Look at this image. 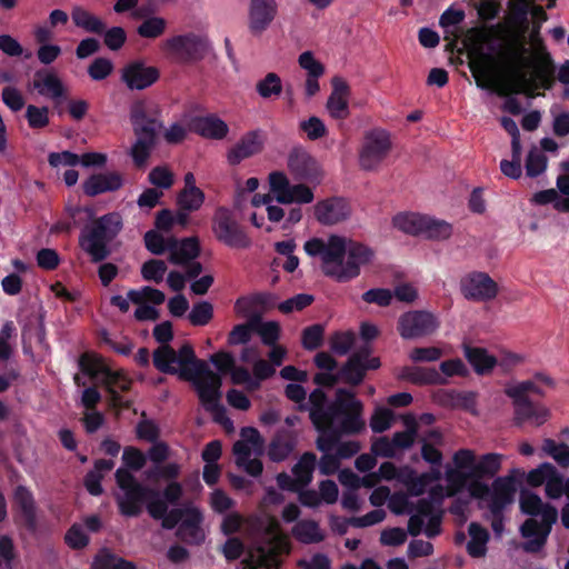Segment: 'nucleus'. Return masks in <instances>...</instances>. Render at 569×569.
Wrapping results in <instances>:
<instances>
[{"label":"nucleus","mask_w":569,"mask_h":569,"mask_svg":"<svg viewBox=\"0 0 569 569\" xmlns=\"http://www.w3.org/2000/svg\"><path fill=\"white\" fill-rule=\"evenodd\" d=\"M463 44L477 86L507 97L503 110L511 114L522 111L511 94L535 98L538 90H550L555 84L556 64L538 31L527 36L525 30L501 23L473 27L466 31Z\"/></svg>","instance_id":"obj_1"},{"label":"nucleus","mask_w":569,"mask_h":569,"mask_svg":"<svg viewBox=\"0 0 569 569\" xmlns=\"http://www.w3.org/2000/svg\"><path fill=\"white\" fill-rule=\"evenodd\" d=\"M153 365L160 372L178 375L180 379L190 381L201 405L214 420L220 423L229 421L221 405L222 379L204 360L197 359L191 345L184 343L178 351L169 345L158 347L153 351Z\"/></svg>","instance_id":"obj_2"},{"label":"nucleus","mask_w":569,"mask_h":569,"mask_svg":"<svg viewBox=\"0 0 569 569\" xmlns=\"http://www.w3.org/2000/svg\"><path fill=\"white\" fill-rule=\"evenodd\" d=\"M306 407L309 408L310 419L318 431L339 429L347 435H356L366 428L363 406L347 389H338L336 399L327 405L326 393L317 388L310 393L308 403L300 408Z\"/></svg>","instance_id":"obj_3"},{"label":"nucleus","mask_w":569,"mask_h":569,"mask_svg":"<svg viewBox=\"0 0 569 569\" xmlns=\"http://www.w3.org/2000/svg\"><path fill=\"white\" fill-rule=\"evenodd\" d=\"M305 251L319 256L326 276L339 282H347L360 273V267L370 262L373 252L367 246L339 236H331L328 241L312 238L305 243Z\"/></svg>","instance_id":"obj_4"},{"label":"nucleus","mask_w":569,"mask_h":569,"mask_svg":"<svg viewBox=\"0 0 569 569\" xmlns=\"http://www.w3.org/2000/svg\"><path fill=\"white\" fill-rule=\"evenodd\" d=\"M520 509L531 516L520 527L525 542L521 549L528 553L539 552L546 545L551 532L552 525L557 521L558 511L549 503H543L541 498L530 491L520 495Z\"/></svg>","instance_id":"obj_5"},{"label":"nucleus","mask_w":569,"mask_h":569,"mask_svg":"<svg viewBox=\"0 0 569 569\" xmlns=\"http://www.w3.org/2000/svg\"><path fill=\"white\" fill-rule=\"evenodd\" d=\"M130 121L136 136L130 154L136 166L142 167L156 146L158 134L163 129L161 108L154 102L136 101L130 108Z\"/></svg>","instance_id":"obj_6"},{"label":"nucleus","mask_w":569,"mask_h":569,"mask_svg":"<svg viewBox=\"0 0 569 569\" xmlns=\"http://www.w3.org/2000/svg\"><path fill=\"white\" fill-rule=\"evenodd\" d=\"M290 543L287 536L280 529L279 522L269 519L256 535L247 558L242 561L244 569H278L281 565V556L288 555Z\"/></svg>","instance_id":"obj_7"},{"label":"nucleus","mask_w":569,"mask_h":569,"mask_svg":"<svg viewBox=\"0 0 569 569\" xmlns=\"http://www.w3.org/2000/svg\"><path fill=\"white\" fill-rule=\"evenodd\" d=\"M121 228V217L116 212L107 213L84 228L80 246L90 254L93 262L102 261L110 254L108 243L116 238Z\"/></svg>","instance_id":"obj_8"},{"label":"nucleus","mask_w":569,"mask_h":569,"mask_svg":"<svg viewBox=\"0 0 569 569\" xmlns=\"http://www.w3.org/2000/svg\"><path fill=\"white\" fill-rule=\"evenodd\" d=\"M119 491L114 493L119 512L124 517H138L144 503L157 496V491L140 483L134 476L124 468H119L116 473Z\"/></svg>","instance_id":"obj_9"},{"label":"nucleus","mask_w":569,"mask_h":569,"mask_svg":"<svg viewBox=\"0 0 569 569\" xmlns=\"http://www.w3.org/2000/svg\"><path fill=\"white\" fill-rule=\"evenodd\" d=\"M163 54L177 63H191L202 60L209 50L206 37L194 32L176 34L161 41Z\"/></svg>","instance_id":"obj_10"},{"label":"nucleus","mask_w":569,"mask_h":569,"mask_svg":"<svg viewBox=\"0 0 569 569\" xmlns=\"http://www.w3.org/2000/svg\"><path fill=\"white\" fill-rule=\"evenodd\" d=\"M392 149L390 133L375 128L367 131L359 150V167L366 171H375L387 159Z\"/></svg>","instance_id":"obj_11"},{"label":"nucleus","mask_w":569,"mask_h":569,"mask_svg":"<svg viewBox=\"0 0 569 569\" xmlns=\"http://www.w3.org/2000/svg\"><path fill=\"white\" fill-rule=\"evenodd\" d=\"M212 231L217 240L231 248L246 249L250 238L226 208H218L212 219Z\"/></svg>","instance_id":"obj_12"},{"label":"nucleus","mask_w":569,"mask_h":569,"mask_svg":"<svg viewBox=\"0 0 569 569\" xmlns=\"http://www.w3.org/2000/svg\"><path fill=\"white\" fill-rule=\"evenodd\" d=\"M79 367L83 373L90 376L91 378H98L100 375H103L102 382L107 386L114 402L120 400L116 388H119L122 391H126L130 388L131 381L123 377L120 372H114L108 369L103 365L101 358L84 353L79 358Z\"/></svg>","instance_id":"obj_13"},{"label":"nucleus","mask_w":569,"mask_h":569,"mask_svg":"<svg viewBox=\"0 0 569 569\" xmlns=\"http://www.w3.org/2000/svg\"><path fill=\"white\" fill-rule=\"evenodd\" d=\"M439 328L438 318L425 310L402 313L398 319V332L403 339H419L433 335Z\"/></svg>","instance_id":"obj_14"},{"label":"nucleus","mask_w":569,"mask_h":569,"mask_svg":"<svg viewBox=\"0 0 569 569\" xmlns=\"http://www.w3.org/2000/svg\"><path fill=\"white\" fill-rule=\"evenodd\" d=\"M269 184L279 203H310L313 200V192L309 187L303 183L291 184L282 172H271Z\"/></svg>","instance_id":"obj_15"},{"label":"nucleus","mask_w":569,"mask_h":569,"mask_svg":"<svg viewBox=\"0 0 569 569\" xmlns=\"http://www.w3.org/2000/svg\"><path fill=\"white\" fill-rule=\"evenodd\" d=\"M461 295L471 301L485 302L498 295L497 282L486 272L472 271L460 279Z\"/></svg>","instance_id":"obj_16"},{"label":"nucleus","mask_w":569,"mask_h":569,"mask_svg":"<svg viewBox=\"0 0 569 569\" xmlns=\"http://www.w3.org/2000/svg\"><path fill=\"white\" fill-rule=\"evenodd\" d=\"M332 92L327 100V111L333 119L343 120L350 114L349 110V97L350 87L348 82L339 77L335 76L331 79Z\"/></svg>","instance_id":"obj_17"},{"label":"nucleus","mask_w":569,"mask_h":569,"mask_svg":"<svg viewBox=\"0 0 569 569\" xmlns=\"http://www.w3.org/2000/svg\"><path fill=\"white\" fill-rule=\"evenodd\" d=\"M288 167L291 173L300 180L318 183L322 176L317 161L301 149H293L290 152Z\"/></svg>","instance_id":"obj_18"},{"label":"nucleus","mask_w":569,"mask_h":569,"mask_svg":"<svg viewBox=\"0 0 569 569\" xmlns=\"http://www.w3.org/2000/svg\"><path fill=\"white\" fill-rule=\"evenodd\" d=\"M342 435L346 433L339 429L320 431V436L317 439V448L323 452L319 461V470L322 475H332L338 470L340 460L336 453H331L330 451L335 448L336 443H338V439Z\"/></svg>","instance_id":"obj_19"},{"label":"nucleus","mask_w":569,"mask_h":569,"mask_svg":"<svg viewBox=\"0 0 569 569\" xmlns=\"http://www.w3.org/2000/svg\"><path fill=\"white\" fill-rule=\"evenodd\" d=\"M351 214L350 204L342 198H330L315 206L317 220L326 226L336 224L347 220Z\"/></svg>","instance_id":"obj_20"},{"label":"nucleus","mask_w":569,"mask_h":569,"mask_svg":"<svg viewBox=\"0 0 569 569\" xmlns=\"http://www.w3.org/2000/svg\"><path fill=\"white\" fill-rule=\"evenodd\" d=\"M277 14L276 0H251L249 7V29L259 36L271 24Z\"/></svg>","instance_id":"obj_21"},{"label":"nucleus","mask_w":569,"mask_h":569,"mask_svg":"<svg viewBox=\"0 0 569 569\" xmlns=\"http://www.w3.org/2000/svg\"><path fill=\"white\" fill-rule=\"evenodd\" d=\"M159 78V70L146 67L142 62H132L122 69L121 79L131 90H143Z\"/></svg>","instance_id":"obj_22"},{"label":"nucleus","mask_w":569,"mask_h":569,"mask_svg":"<svg viewBox=\"0 0 569 569\" xmlns=\"http://www.w3.org/2000/svg\"><path fill=\"white\" fill-rule=\"evenodd\" d=\"M371 349L368 345L357 349L339 369L341 382L350 386H358L366 376V367L363 361L370 355Z\"/></svg>","instance_id":"obj_23"},{"label":"nucleus","mask_w":569,"mask_h":569,"mask_svg":"<svg viewBox=\"0 0 569 569\" xmlns=\"http://www.w3.org/2000/svg\"><path fill=\"white\" fill-rule=\"evenodd\" d=\"M516 481L512 477H499L492 483V492L488 508L492 515H499L513 501L516 493Z\"/></svg>","instance_id":"obj_24"},{"label":"nucleus","mask_w":569,"mask_h":569,"mask_svg":"<svg viewBox=\"0 0 569 569\" xmlns=\"http://www.w3.org/2000/svg\"><path fill=\"white\" fill-rule=\"evenodd\" d=\"M513 406V423L521 427L526 422H530L536 427L543 425L550 412L547 408L536 406L531 400H512Z\"/></svg>","instance_id":"obj_25"},{"label":"nucleus","mask_w":569,"mask_h":569,"mask_svg":"<svg viewBox=\"0 0 569 569\" xmlns=\"http://www.w3.org/2000/svg\"><path fill=\"white\" fill-rule=\"evenodd\" d=\"M202 519L199 509L187 507L186 515L177 530V536L184 542L199 545L204 540V531L201 528Z\"/></svg>","instance_id":"obj_26"},{"label":"nucleus","mask_w":569,"mask_h":569,"mask_svg":"<svg viewBox=\"0 0 569 569\" xmlns=\"http://www.w3.org/2000/svg\"><path fill=\"white\" fill-rule=\"evenodd\" d=\"M263 148V138L259 131L247 132L229 150L228 161L230 164H238L242 160L259 153Z\"/></svg>","instance_id":"obj_27"},{"label":"nucleus","mask_w":569,"mask_h":569,"mask_svg":"<svg viewBox=\"0 0 569 569\" xmlns=\"http://www.w3.org/2000/svg\"><path fill=\"white\" fill-rule=\"evenodd\" d=\"M169 261L173 264H186L199 256L200 248L196 237L184 238L181 241L169 237Z\"/></svg>","instance_id":"obj_28"},{"label":"nucleus","mask_w":569,"mask_h":569,"mask_svg":"<svg viewBox=\"0 0 569 569\" xmlns=\"http://www.w3.org/2000/svg\"><path fill=\"white\" fill-rule=\"evenodd\" d=\"M465 11L453 8L447 9L439 19V24L443 29L445 40L448 41L447 49L453 50L458 39L462 36L459 29L460 23L465 20Z\"/></svg>","instance_id":"obj_29"},{"label":"nucleus","mask_w":569,"mask_h":569,"mask_svg":"<svg viewBox=\"0 0 569 569\" xmlns=\"http://www.w3.org/2000/svg\"><path fill=\"white\" fill-rule=\"evenodd\" d=\"M122 186L121 176L117 172L93 174L83 182V191L87 196L118 190Z\"/></svg>","instance_id":"obj_30"},{"label":"nucleus","mask_w":569,"mask_h":569,"mask_svg":"<svg viewBox=\"0 0 569 569\" xmlns=\"http://www.w3.org/2000/svg\"><path fill=\"white\" fill-rule=\"evenodd\" d=\"M33 87L39 94L51 99H59L64 93V87L60 78L47 70L37 71L33 79Z\"/></svg>","instance_id":"obj_31"},{"label":"nucleus","mask_w":569,"mask_h":569,"mask_svg":"<svg viewBox=\"0 0 569 569\" xmlns=\"http://www.w3.org/2000/svg\"><path fill=\"white\" fill-rule=\"evenodd\" d=\"M193 130L208 139H223L229 131L228 124L216 116L201 117L194 120Z\"/></svg>","instance_id":"obj_32"},{"label":"nucleus","mask_w":569,"mask_h":569,"mask_svg":"<svg viewBox=\"0 0 569 569\" xmlns=\"http://www.w3.org/2000/svg\"><path fill=\"white\" fill-rule=\"evenodd\" d=\"M71 19L76 27L83 29L86 32L101 34L107 24L102 19L91 13L81 6H73L71 9Z\"/></svg>","instance_id":"obj_33"},{"label":"nucleus","mask_w":569,"mask_h":569,"mask_svg":"<svg viewBox=\"0 0 569 569\" xmlns=\"http://www.w3.org/2000/svg\"><path fill=\"white\" fill-rule=\"evenodd\" d=\"M465 356L479 375L491 372L498 363V360L483 348L466 347Z\"/></svg>","instance_id":"obj_34"},{"label":"nucleus","mask_w":569,"mask_h":569,"mask_svg":"<svg viewBox=\"0 0 569 569\" xmlns=\"http://www.w3.org/2000/svg\"><path fill=\"white\" fill-rule=\"evenodd\" d=\"M14 499L22 512L26 526L34 530L37 527L36 505L32 493L23 486L16 489Z\"/></svg>","instance_id":"obj_35"},{"label":"nucleus","mask_w":569,"mask_h":569,"mask_svg":"<svg viewBox=\"0 0 569 569\" xmlns=\"http://www.w3.org/2000/svg\"><path fill=\"white\" fill-rule=\"evenodd\" d=\"M293 537L306 545L318 543L325 539L318 522L313 520H300L292 528Z\"/></svg>","instance_id":"obj_36"},{"label":"nucleus","mask_w":569,"mask_h":569,"mask_svg":"<svg viewBox=\"0 0 569 569\" xmlns=\"http://www.w3.org/2000/svg\"><path fill=\"white\" fill-rule=\"evenodd\" d=\"M470 540L467 543V551L473 558L483 557L487 552V542L489 540L488 531L477 522L469 525Z\"/></svg>","instance_id":"obj_37"},{"label":"nucleus","mask_w":569,"mask_h":569,"mask_svg":"<svg viewBox=\"0 0 569 569\" xmlns=\"http://www.w3.org/2000/svg\"><path fill=\"white\" fill-rule=\"evenodd\" d=\"M453 232V227L446 220L426 216L422 237L432 241L448 240Z\"/></svg>","instance_id":"obj_38"},{"label":"nucleus","mask_w":569,"mask_h":569,"mask_svg":"<svg viewBox=\"0 0 569 569\" xmlns=\"http://www.w3.org/2000/svg\"><path fill=\"white\" fill-rule=\"evenodd\" d=\"M502 456L499 453H487L481 456L471 470L475 479L491 478L501 467Z\"/></svg>","instance_id":"obj_39"},{"label":"nucleus","mask_w":569,"mask_h":569,"mask_svg":"<svg viewBox=\"0 0 569 569\" xmlns=\"http://www.w3.org/2000/svg\"><path fill=\"white\" fill-rule=\"evenodd\" d=\"M406 426V431H399L393 433L392 440L396 449H409L412 447L415 440L418 437L419 425L412 415H406L402 418Z\"/></svg>","instance_id":"obj_40"},{"label":"nucleus","mask_w":569,"mask_h":569,"mask_svg":"<svg viewBox=\"0 0 569 569\" xmlns=\"http://www.w3.org/2000/svg\"><path fill=\"white\" fill-rule=\"evenodd\" d=\"M426 216L419 213H399L393 218V226L411 236H422Z\"/></svg>","instance_id":"obj_41"},{"label":"nucleus","mask_w":569,"mask_h":569,"mask_svg":"<svg viewBox=\"0 0 569 569\" xmlns=\"http://www.w3.org/2000/svg\"><path fill=\"white\" fill-rule=\"evenodd\" d=\"M470 479H475L471 470L463 471L456 468L446 470V496L453 497L467 488Z\"/></svg>","instance_id":"obj_42"},{"label":"nucleus","mask_w":569,"mask_h":569,"mask_svg":"<svg viewBox=\"0 0 569 569\" xmlns=\"http://www.w3.org/2000/svg\"><path fill=\"white\" fill-rule=\"evenodd\" d=\"M399 377L416 385L437 383L441 380L440 375L435 369L420 367H405Z\"/></svg>","instance_id":"obj_43"},{"label":"nucleus","mask_w":569,"mask_h":569,"mask_svg":"<svg viewBox=\"0 0 569 569\" xmlns=\"http://www.w3.org/2000/svg\"><path fill=\"white\" fill-rule=\"evenodd\" d=\"M168 28V21L160 16H151L144 19L137 28V33L141 38L157 39L164 34Z\"/></svg>","instance_id":"obj_44"},{"label":"nucleus","mask_w":569,"mask_h":569,"mask_svg":"<svg viewBox=\"0 0 569 569\" xmlns=\"http://www.w3.org/2000/svg\"><path fill=\"white\" fill-rule=\"evenodd\" d=\"M256 91L262 99L278 98L282 93L281 78L274 72H268L257 81Z\"/></svg>","instance_id":"obj_45"},{"label":"nucleus","mask_w":569,"mask_h":569,"mask_svg":"<svg viewBox=\"0 0 569 569\" xmlns=\"http://www.w3.org/2000/svg\"><path fill=\"white\" fill-rule=\"evenodd\" d=\"M316 461L317 458L315 453L306 452L292 468L295 479L301 488L311 481Z\"/></svg>","instance_id":"obj_46"},{"label":"nucleus","mask_w":569,"mask_h":569,"mask_svg":"<svg viewBox=\"0 0 569 569\" xmlns=\"http://www.w3.org/2000/svg\"><path fill=\"white\" fill-rule=\"evenodd\" d=\"M545 491L548 498L559 499L563 495L569 499V478L565 477L555 468V475H549L545 485Z\"/></svg>","instance_id":"obj_47"},{"label":"nucleus","mask_w":569,"mask_h":569,"mask_svg":"<svg viewBox=\"0 0 569 569\" xmlns=\"http://www.w3.org/2000/svg\"><path fill=\"white\" fill-rule=\"evenodd\" d=\"M548 158L537 147H532L527 156L525 168L528 177L535 178L547 169Z\"/></svg>","instance_id":"obj_48"},{"label":"nucleus","mask_w":569,"mask_h":569,"mask_svg":"<svg viewBox=\"0 0 569 569\" xmlns=\"http://www.w3.org/2000/svg\"><path fill=\"white\" fill-rule=\"evenodd\" d=\"M295 442L288 436L276 437L269 448V457L272 461L284 460L293 450Z\"/></svg>","instance_id":"obj_49"},{"label":"nucleus","mask_w":569,"mask_h":569,"mask_svg":"<svg viewBox=\"0 0 569 569\" xmlns=\"http://www.w3.org/2000/svg\"><path fill=\"white\" fill-rule=\"evenodd\" d=\"M204 200V193L200 189H183L178 196V206L181 210L196 211Z\"/></svg>","instance_id":"obj_50"},{"label":"nucleus","mask_w":569,"mask_h":569,"mask_svg":"<svg viewBox=\"0 0 569 569\" xmlns=\"http://www.w3.org/2000/svg\"><path fill=\"white\" fill-rule=\"evenodd\" d=\"M543 451L552 457V459L561 467H569V446L566 443H557L552 439H546L542 446Z\"/></svg>","instance_id":"obj_51"},{"label":"nucleus","mask_w":569,"mask_h":569,"mask_svg":"<svg viewBox=\"0 0 569 569\" xmlns=\"http://www.w3.org/2000/svg\"><path fill=\"white\" fill-rule=\"evenodd\" d=\"M127 296L131 302L137 305L142 303L144 300H148L154 305H161L166 299V296L162 291L152 287H143L140 290H129Z\"/></svg>","instance_id":"obj_52"},{"label":"nucleus","mask_w":569,"mask_h":569,"mask_svg":"<svg viewBox=\"0 0 569 569\" xmlns=\"http://www.w3.org/2000/svg\"><path fill=\"white\" fill-rule=\"evenodd\" d=\"M529 392L543 395L541 389L531 380L521 381L505 389V393L512 400H530L528 397Z\"/></svg>","instance_id":"obj_53"},{"label":"nucleus","mask_w":569,"mask_h":569,"mask_svg":"<svg viewBox=\"0 0 569 569\" xmlns=\"http://www.w3.org/2000/svg\"><path fill=\"white\" fill-rule=\"evenodd\" d=\"M167 271V264L163 260L151 259L146 261L141 268V274L144 280L159 283L163 280Z\"/></svg>","instance_id":"obj_54"},{"label":"nucleus","mask_w":569,"mask_h":569,"mask_svg":"<svg viewBox=\"0 0 569 569\" xmlns=\"http://www.w3.org/2000/svg\"><path fill=\"white\" fill-rule=\"evenodd\" d=\"M213 317V307L208 301H201L192 307L188 318L193 326H204Z\"/></svg>","instance_id":"obj_55"},{"label":"nucleus","mask_w":569,"mask_h":569,"mask_svg":"<svg viewBox=\"0 0 569 569\" xmlns=\"http://www.w3.org/2000/svg\"><path fill=\"white\" fill-rule=\"evenodd\" d=\"M393 419L395 416L390 409L379 407L371 416L370 427L373 432L381 433L391 427Z\"/></svg>","instance_id":"obj_56"},{"label":"nucleus","mask_w":569,"mask_h":569,"mask_svg":"<svg viewBox=\"0 0 569 569\" xmlns=\"http://www.w3.org/2000/svg\"><path fill=\"white\" fill-rule=\"evenodd\" d=\"M325 329L321 325H312L302 331V346L307 350L319 348L323 340Z\"/></svg>","instance_id":"obj_57"},{"label":"nucleus","mask_w":569,"mask_h":569,"mask_svg":"<svg viewBox=\"0 0 569 569\" xmlns=\"http://www.w3.org/2000/svg\"><path fill=\"white\" fill-rule=\"evenodd\" d=\"M355 339L352 332H337L331 337L330 348L337 355L345 356L352 348Z\"/></svg>","instance_id":"obj_58"},{"label":"nucleus","mask_w":569,"mask_h":569,"mask_svg":"<svg viewBox=\"0 0 569 569\" xmlns=\"http://www.w3.org/2000/svg\"><path fill=\"white\" fill-rule=\"evenodd\" d=\"M49 109L47 107H36L29 104L26 111L28 123L33 129L43 128L49 123Z\"/></svg>","instance_id":"obj_59"},{"label":"nucleus","mask_w":569,"mask_h":569,"mask_svg":"<svg viewBox=\"0 0 569 569\" xmlns=\"http://www.w3.org/2000/svg\"><path fill=\"white\" fill-rule=\"evenodd\" d=\"M103 34V43L112 51H117L122 48L127 41V33L121 27H112L101 33Z\"/></svg>","instance_id":"obj_60"},{"label":"nucleus","mask_w":569,"mask_h":569,"mask_svg":"<svg viewBox=\"0 0 569 569\" xmlns=\"http://www.w3.org/2000/svg\"><path fill=\"white\" fill-rule=\"evenodd\" d=\"M113 70L111 60L100 57L96 58L88 67V73L92 80L100 81L106 79Z\"/></svg>","instance_id":"obj_61"},{"label":"nucleus","mask_w":569,"mask_h":569,"mask_svg":"<svg viewBox=\"0 0 569 569\" xmlns=\"http://www.w3.org/2000/svg\"><path fill=\"white\" fill-rule=\"evenodd\" d=\"M478 17L481 21L488 22L496 19L500 11L501 4L495 0H480L475 3Z\"/></svg>","instance_id":"obj_62"},{"label":"nucleus","mask_w":569,"mask_h":569,"mask_svg":"<svg viewBox=\"0 0 569 569\" xmlns=\"http://www.w3.org/2000/svg\"><path fill=\"white\" fill-rule=\"evenodd\" d=\"M169 238H164L154 230H150L144 234L146 248L153 254H162L166 250L169 251Z\"/></svg>","instance_id":"obj_63"},{"label":"nucleus","mask_w":569,"mask_h":569,"mask_svg":"<svg viewBox=\"0 0 569 569\" xmlns=\"http://www.w3.org/2000/svg\"><path fill=\"white\" fill-rule=\"evenodd\" d=\"M93 569H137L134 563L116 555L107 553L99 558Z\"/></svg>","instance_id":"obj_64"}]
</instances>
